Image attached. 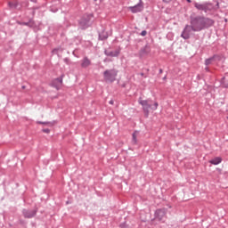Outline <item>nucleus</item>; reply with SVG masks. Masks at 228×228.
I'll return each instance as SVG.
<instances>
[{
	"label": "nucleus",
	"instance_id": "obj_1",
	"mask_svg": "<svg viewBox=\"0 0 228 228\" xmlns=\"http://www.w3.org/2000/svg\"><path fill=\"white\" fill-rule=\"evenodd\" d=\"M215 24V21L209 18L197 16L191 20V27L192 31H202L204 28H209Z\"/></svg>",
	"mask_w": 228,
	"mask_h": 228
},
{
	"label": "nucleus",
	"instance_id": "obj_2",
	"mask_svg": "<svg viewBox=\"0 0 228 228\" xmlns=\"http://www.w3.org/2000/svg\"><path fill=\"white\" fill-rule=\"evenodd\" d=\"M139 104L142 106V110L147 117H149V110H153V111H156L158 110L159 103L158 102H155L153 106L151 104V100H139Z\"/></svg>",
	"mask_w": 228,
	"mask_h": 228
},
{
	"label": "nucleus",
	"instance_id": "obj_3",
	"mask_svg": "<svg viewBox=\"0 0 228 228\" xmlns=\"http://www.w3.org/2000/svg\"><path fill=\"white\" fill-rule=\"evenodd\" d=\"M193 4L196 10H199L200 12H205V13L211 12V10H215V7L210 3L200 4L194 2Z\"/></svg>",
	"mask_w": 228,
	"mask_h": 228
},
{
	"label": "nucleus",
	"instance_id": "obj_4",
	"mask_svg": "<svg viewBox=\"0 0 228 228\" xmlns=\"http://www.w3.org/2000/svg\"><path fill=\"white\" fill-rule=\"evenodd\" d=\"M118 74V71L117 69H107L103 72V77L105 81H109L110 83H113L115 79H117V75Z\"/></svg>",
	"mask_w": 228,
	"mask_h": 228
},
{
	"label": "nucleus",
	"instance_id": "obj_5",
	"mask_svg": "<svg viewBox=\"0 0 228 228\" xmlns=\"http://www.w3.org/2000/svg\"><path fill=\"white\" fill-rule=\"evenodd\" d=\"M128 10H130L132 13H138L140 12H143V2L140 0L138 4L128 7Z\"/></svg>",
	"mask_w": 228,
	"mask_h": 228
},
{
	"label": "nucleus",
	"instance_id": "obj_6",
	"mask_svg": "<svg viewBox=\"0 0 228 228\" xmlns=\"http://www.w3.org/2000/svg\"><path fill=\"white\" fill-rule=\"evenodd\" d=\"M191 31H193V28H191L190 25H187L182 33V38H184V40H188V38H190L191 35Z\"/></svg>",
	"mask_w": 228,
	"mask_h": 228
},
{
	"label": "nucleus",
	"instance_id": "obj_7",
	"mask_svg": "<svg viewBox=\"0 0 228 228\" xmlns=\"http://www.w3.org/2000/svg\"><path fill=\"white\" fill-rule=\"evenodd\" d=\"M23 215H24L25 218H33V216H35L37 215V211L24 210Z\"/></svg>",
	"mask_w": 228,
	"mask_h": 228
},
{
	"label": "nucleus",
	"instance_id": "obj_8",
	"mask_svg": "<svg viewBox=\"0 0 228 228\" xmlns=\"http://www.w3.org/2000/svg\"><path fill=\"white\" fill-rule=\"evenodd\" d=\"M90 65H92V61H89L88 58H84L81 61V68L82 69H86L87 67H90Z\"/></svg>",
	"mask_w": 228,
	"mask_h": 228
},
{
	"label": "nucleus",
	"instance_id": "obj_9",
	"mask_svg": "<svg viewBox=\"0 0 228 228\" xmlns=\"http://www.w3.org/2000/svg\"><path fill=\"white\" fill-rule=\"evenodd\" d=\"M62 84H63V78H57L53 81V86H55L57 90H60Z\"/></svg>",
	"mask_w": 228,
	"mask_h": 228
},
{
	"label": "nucleus",
	"instance_id": "obj_10",
	"mask_svg": "<svg viewBox=\"0 0 228 228\" xmlns=\"http://www.w3.org/2000/svg\"><path fill=\"white\" fill-rule=\"evenodd\" d=\"M132 143L134 145H136L138 143V132L135 131L132 134Z\"/></svg>",
	"mask_w": 228,
	"mask_h": 228
},
{
	"label": "nucleus",
	"instance_id": "obj_11",
	"mask_svg": "<svg viewBox=\"0 0 228 228\" xmlns=\"http://www.w3.org/2000/svg\"><path fill=\"white\" fill-rule=\"evenodd\" d=\"M209 163H211V165H220V163H222V158L216 157L209 160Z\"/></svg>",
	"mask_w": 228,
	"mask_h": 228
},
{
	"label": "nucleus",
	"instance_id": "obj_12",
	"mask_svg": "<svg viewBox=\"0 0 228 228\" xmlns=\"http://www.w3.org/2000/svg\"><path fill=\"white\" fill-rule=\"evenodd\" d=\"M151 53V47L149 46H144L142 50H141V55L142 56H145V54H149Z\"/></svg>",
	"mask_w": 228,
	"mask_h": 228
},
{
	"label": "nucleus",
	"instance_id": "obj_13",
	"mask_svg": "<svg viewBox=\"0 0 228 228\" xmlns=\"http://www.w3.org/2000/svg\"><path fill=\"white\" fill-rule=\"evenodd\" d=\"M99 37L101 40H106L108 38V32L103 30L100 33Z\"/></svg>",
	"mask_w": 228,
	"mask_h": 228
},
{
	"label": "nucleus",
	"instance_id": "obj_14",
	"mask_svg": "<svg viewBox=\"0 0 228 228\" xmlns=\"http://www.w3.org/2000/svg\"><path fill=\"white\" fill-rule=\"evenodd\" d=\"M216 60H218V56H214L210 59H207L206 60V65H211L212 61H216Z\"/></svg>",
	"mask_w": 228,
	"mask_h": 228
},
{
	"label": "nucleus",
	"instance_id": "obj_15",
	"mask_svg": "<svg viewBox=\"0 0 228 228\" xmlns=\"http://www.w3.org/2000/svg\"><path fill=\"white\" fill-rule=\"evenodd\" d=\"M60 51V48H55L52 51L53 54H58V52Z\"/></svg>",
	"mask_w": 228,
	"mask_h": 228
},
{
	"label": "nucleus",
	"instance_id": "obj_16",
	"mask_svg": "<svg viewBox=\"0 0 228 228\" xmlns=\"http://www.w3.org/2000/svg\"><path fill=\"white\" fill-rule=\"evenodd\" d=\"M141 35H142V37H145L147 35V31L146 30H142Z\"/></svg>",
	"mask_w": 228,
	"mask_h": 228
},
{
	"label": "nucleus",
	"instance_id": "obj_17",
	"mask_svg": "<svg viewBox=\"0 0 228 228\" xmlns=\"http://www.w3.org/2000/svg\"><path fill=\"white\" fill-rule=\"evenodd\" d=\"M224 79V86H226V88H228V80L225 77Z\"/></svg>",
	"mask_w": 228,
	"mask_h": 228
},
{
	"label": "nucleus",
	"instance_id": "obj_18",
	"mask_svg": "<svg viewBox=\"0 0 228 228\" xmlns=\"http://www.w3.org/2000/svg\"><path fill=\"white\" fill-rule=\"evenodd\" d=\"M110 56H118V53H110Z\"/></svg>",
	"mask_w": 228,
	"mask_h": 228
},
{
	"label": "nucleus",
	"instance_id": "obj_19",
	"mask_svg": "<svg viewBox=\"0 0 228 228\" xmlns=\"http://www.w3.org/2000/svg\"><path fill=\"white\" fill-rule=\"evenodd\" d=\"M44 133L49 134L51 131L49 129H44Z\"/></svg>",
	"mask_w": 228,
	"mask_h": 228
},
{
	"label": "nucleus",
	"instance_id": "obj_20",
	"mask_svg": "<svg viewBox=\"0 0 228 228\" xmlns=\"http://www.w3.org/2000/svg\"><path fill=\"white\" fill-rule=\"evenodd\" d=\"M109 104H113V100H110V101L109 102Z\"/></svg>",
	"mask_w": 228,
	"mask_h": 228
},
{
	"label": "nucleus",
	"instance_id": "obj_21",
	"mask_svg": "<svg viewBox=\"0 0 228 228\" xmlns=\"http://www.w3.org/2000/svg\"><path fill=\"white\" fill-rule=\"evenodd\" d=\"M216 9L219 8V4L218 3H216Z\"/></svg>",
	"mask_w": 228,
	"mask_h": 228
},
{
	"label": "nucleus",
	"instance_id": "obj_22",
	"mask_svg": "<svg viewBox=\"0 0 228 228\" xmlns=\"http://www.w3.org/2000/svg\"><path fill=\"white\" fill-rule=\"evenodd\" d=\"M187 1V3H191V0H186Z\"/></svg>",
	"mask_w": 228,
	"mask_h": 228
},
{
	"label": "nucleus",
	"instance_id": "obj_23",
	"mask_svg": "<svg viewBox=\"0 0 228 228\" xmlns=\"http://www.w3.org/2000/svg\"><path fill=\"white\" fill-rule=\"evenodd\" d=\"M164 1V3H167V0H163Z\"/></svg>",
	"mask_w": 228,
	"mask_h": 228
},
{
	"label": "nucleus",
	"instance_id": "obj_24",
	"mask_svg": "<svg viewBox=\"0 0 228 228\" xmlns=\"http://www.w3.org/2000/svg\"><path fill=\"white\" fill-rule=\"evenodd\" d=\"M39 124H44L43 122H39Z\"/></svg>",
	"mask_w": 228,
	"mask_h": 228
}]
</instances>
